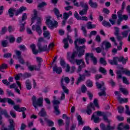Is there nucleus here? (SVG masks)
I'll return each instance as SVG.
<instances>
[{
    "instance_id": "nucleus-1",
    "label": "nucleus",
    "mask_w": 130,
    "mask_h": 130,
    "mask_svg": "<svg viewBox=\"0 0 130 130\" xmlns=\"http://www.w3.org/2000/svg\"><path fill=\"white\" fill-rule=\"evenodd\" d=\"M86 39L85 38H78L75 40L74 42V44L76 49L78 51V57H82L84 54H85V49H86V46L83 45L82 46H78V42L79 44H84L86 42Z\"/></svg>"
},
{
    "instance_id": "nucleus-2",
    "label": "nucleus",
    "mask_w": 130,
    "mask_h": 130,
    "mask_svg": "<svg viewBox=\"0 0 130 130\" xmlns=\"http://www.w3.org/2000/svg\"><path fill=\"white\" fill-rule=\"evenodd\" d=\"M77 52L74 51L72 53L71 52H68L67 53V59L72 63V64H75L76 63L77 66H85V62L84 60L75 59L76 55H77Z\"/></svg>"
},
{
    "instance_id": "nucleus-3",
    "label": "nucleus",
    "mask_w": 130,
    "mask_h": 130,
    "mask_svg": "<svg viewBox=\"0 0 130 130\" xmlns=\"http://www.w3.org/2000/svg\"><path fill=\"white\" fill-rule=\"evenodd\" d=\"M30 48L32 49L34 54H37L38 52H42V51H48L49 49L47 48V45H45L43 47H41V45L39 46V50H36V45L31 44L30 46Z\"/></svg>"
},
{
    "instance_id": "nucleus-4",
    "label": "nucleus",
    "mask_w": 130,
    "mask_h": 130,
    "mask_svg": "<svg viewBox=\"0 0 130 130\" xmlns=\"http://www.w3.org/2000/svg\"><path fill=\"white\" fill-rule=\"evenodd\" d=\"M127 60V58L124 59L123 56L114 57L112 60H109V62L110 64L117 65L118 61L122 62L123 64H125L126 63V61Z\"/></svg>"
},
{
    "instance_id": "nucleus-5",
    "label": "nucleus",
    "mask_w": 130,
    "mask_h": 130,
    "mask_svg": "<svg viewBox=\"0 0 130 130\" xmlns=\"http://www.w3.org/2000/svg\"><path fill=\"white\" fill-rule=\"evenodd\" d=\"M31 101L32 102V105L35 108H37V106H42L43 103V98H40L37 99V98L35 95H33L31 98Z\"/></svg>"
},
{
    "instance_id": "nucleus-6",
    "label": "nucleus",
    "mask_w": 130,
    "mask_h": 130,
    "mask_svg": "<svg viewBox=\"0 0 130 130\" xmlns=\"http://www.w3.org/2000/svg\"><path fill=\"white\" fill-rule=\"evenodd\" d=\"M51 17L50 16H47L46 18V24L47 25V26L50 28V29H52V28H55L56 27V26H57V21H52L51 20Z\"/></svg>"
},
{
    "instance_id": "nucleus-7",
    "label": "nucleus",
    "mask_w": 130,
    "mask_h": 130,
    "mask_svg": "<svg viewBox=\"0 0 130 130\" xmlns=\"http://www.w3.org/2000/svg\"><path fill=\"white\" fill-rule=\"evenodd\" d=\"M64 81L65 83L66 84H69L70 83V78L68 77H62L61 80V86L62 87V88L63 89V92L66 93V94H69V90L68 88H67V87L64 86L63 84V81Z\"/></svg>"
},
{
    "instance_id": "nucleus-8",
    "label": "nucleus",
    "mask_w": 130,
    "mask_h": 130,
    "mask_svg": "<svg viewBox=\"0 0 130 130\" xmlns=\"http://www.w3.org/2000/svg\"><path fill=\"white\" fill-rule=\"evenodd\" d=\"M122 13H123V11L120 10L117 12L118 15V21H117V24L120 25V23L122 22L123 20H124V21H126L127 19H128V16L127 15H122Z\"/></svg>"
},
{
    "instance_id": "nucleus-9",
    "label": "nucleus",
    "mask_w": 130,
    "mask_h": 130,
    "mask_svg": "<svg viewBox=\"0 0 130 130\" xmlns=\"http://www.w3.org/2000/svg\"><path fill=\"white\" fill-rule=\"evenodd\" d=\"M91 58L93 64H97V58L94 56V54L92 53H87L85 54V59L87 64H89V58Z\"/></svg>"
},
{
    "instance_id": "nucleus-10",
    "label": "nucleus",
    "mask_w": 130,
    "mask_h": 130,
    "mask_svg": "<svg viewBox=\"0 0 130 130\" xmlns=\"http://www.w3.org/2000/svg\"><path fill=\"white\" fill-rule=\"evenodd\" d=\"M96 85L98 89H102L101 90H103V91L99 93V95L100 96H106V92H105V87L104 86V82L102 81L101 83H99L98 82H96Z\"/></svg>"
},
{
    "instance_id": "nucleus-11",
    "label": "nucleus",
    "mask_w": 130,
    "mask_h": 130,
    "mask_svg": "<svg viewBox=\"0 0 130 130\" xmlns=\"http://www.w3.org/2000/svg\"><path fill=\"white\" fill-rule=\"evenodd\" d=\"M40 25H41V22L40 21H38L37 23V25H34L31 27L32 31H36L40 36L41 35V34H42V30L41 29Z\"/></svg>"
},
{
    "instance_id": "nucleus-12",
    "label": "nucleus",
    "mask_w": 130,
    "mask_h": 130,
    "mask_svg": "<svg viewBox=\"0 0 130 130\" xmlns=\"http://www.w3.org/2000/svg\"><path fill=\"white\" fill-rule=\"evenodd\" d=\"M117 74L118 79H121V75H122V74H125V75L127 76H130V71L127 69H122L121 71H117Z\"/></svg>"
},
{
    "instance_id": "nucleus-13",
    "label": "nucleus",
    "mask_w": 130,
    "mask_h": 130,
    "mask_svg": "<svg viewBox=\"0 0 130 130\" xmlns=\"http://www.w3.org/2000/svg\"><path fill=\"white\" fill-rule=\"evenodd\" d=\"M92 109L95 110V108L94 107V104L92 103H90L89 105L87 106V108L85 110V112H86L88 115H90L92 114Z\"/></svg>"
},
{
    "instance_id": "nucleus-14",
    "label": "nucleus",
    "mask_w": 130,
    "mask_h": 130,
    "mask_svg": "<svg viewBox=\"0 0 130 130\" xmlns=\"http://www.w3.org/2000/svg\"><path fill=\"white\" fill-rule=\"evenodd\" d=\"M101 128L102 130H113L114 129V126H110V124H109L108 125L105 126V125L103 123L101 124Z\"/></svg>"
},
{
    "instance_id": "nucleus-15",
    "label": "nucleus",
    "mask_w": 130,
    "mask_h": 130,
    "mask_svg": "<svg viewBox=\"0 0 130 130\" xmlns=\"http://www.w3.org/2000/svg\"><path fill=\"white\" fill-rule=\"evenodd\" d=\"M85 78H86V75L79 74V77L78 78L77 81L76 82V85H79L80 83L85 81Z\"/></svg>"
},
{
    "instance_id": "nucleus-16",
    "label": "nucleus",
    "mask_w": 130,
    "mask_h": 130,
    "mask_svg": "<svg viewBox=\"0 0 130 130\" xmlns=\"http://www.w3.org/2000/svg\"><path fill=\"white\" fill-rule=\"evenodd\" d=\"M104 45L105 46V49H108V48L111 47V44L107 41H105L102 44L101 47L103 49H104V47H103Z\"/></svg>"
},
{
    "instance_id": "nucleus-17",
    "label": "nucleus",
    "mask_w": 130,
    "mask_h": 130,
    "mask_svg": "<svg viewBox=\"0 0 130 130\" xmlns=\"http://www.w3.org/2000/svg\"><path fill=\"white\" fill-rule=\"evenodd\" d=\"M53 73H56L58 74H61V72H62V69H61V68L55 66L53 68Z\"/></svg>"
},
{
    "instance_id": "nucleus-18",
    "label": "nucleus",
    "mask_w": 130,
    "mask_h": 130,
    "mask_svg": "<svg viewBox=\"0 0 130 130\" xmlns=\"http://www.w3.org/2000/svg\"><path fill=\"white\" fill-rule=\"evenodd\" d=\"M25 86L27 90H30V89H32V83L30 80L27 79L26 80Z\"/></svg>"
},
{
    "instance_id": "nucleus-19",
    "label": "nucleus",
    "mask_w": 130,
    "mask_h": 130,
    "mask_svg": "<svg viewBox=\"0 0 130 130\" xmlns=\"http://www.w3.org/2000/svg\"><path fill=\"white\" fill-rule=\"evenodd\" d=\"M53 12L56 15L57 19H59V18H62V14H59V11L58 10V9H57V8H54Z\"/></svg>"
},
{
    "instance_id": "nucleus-20",
    "label": "nucleus",
    "mask_w": 130,
    "mask_h": 130,
    "mask_svg": "<svg viewBox=\"0 0 130 130\" xmlns=\"http://www.w3.org/2000/svg\"><path fill=\"white\" fill-rule=\"evenodd\" d=\"M91 119H93L94 122L95 123H97L98 122H100V121H101V119H100V118L98 117H96V115H95V113H93L92 117H91Z\"/></svg>"
},
{
    "instance_id": "nucleus-21",
    "label": "nucleus",
    "mask_w": 130,
    "mask_h": 130,
    "mask_svg": "<svg viewBox=\"0 0 130 130\" xmlns=\"http://www.w3.org/2000/svg\"><path fill=\"white\" fill-rule=\"evenodd\" d=\"M26 64L27 66L28 70L31 72H32V71L35 70V65H31V63H30L28 61L26 62Z\"/></svg>"
},
{
    "instance_id": "nucleus-22",
    "label": "nucleus",
    "mask_w": 130,
    "mask_h": 130,
    "mask_svg": "<svg viewBox=\"0 0 130 130\" xmlns=\"http://www.w3.org/2000/svg\"><path fill=\"white\" fill-rule=\"evenodd\" d=\"M26 10H27V8H26L25 7L22 6V7H20V9H19L17 10L16 15L18 16V15H19V14H22V13H23V12H24V11H26Z\"/></svg>"
},
{
    "instance_id": "nucleus-23",
    "label": "nucleus",
    "mask_w": 130,
    "mask_h": 130,
    "mask_svg": "<svg viewBox=\"0 0 130 130\" xmlns=\"http://www.w3.org/2000/svg\"><path fill=\"white\" fill-rule=\"evenodd\" d=\"M16 10L15 8H10L8 11L10 17H14V14L16 13Z\"/></svg>"
},
{
    "instance_id": "nucleus-24",
    "label": "nucleus",
    "mask_w": 130,
    "mask_h": 130,
    "mask_svg": "<svg viewBox=\"0 0 130 130\" xmlns=\"http://www.w3.org/2000/svg\"><path fill=\"white\" fill-rule=\"evenodd\" d=\"M88 4L90 5V7H91V8H93V9H96L97 7H98L97 3L95 2H93L92 0H89Z\"/></svg>"
},
{
    "instance_id": "nucleus-25",
    "label": "nucleus",
    "mask_w": 130,
    "mask_h": 130,
    "mask_svg": "<svg viewBox=\"0 0 130 130\" xmlns=\"http://www.w3.org/2000/svg\"><path fill=\"white\" fill-rule=\"evenodd\" d=\"M1 113L3 115H4V116L7 118H10V115H9V113H8L7 110H3L1 111Z\"/></svg>"
},
{
    "instance_id": "nucleus-26",
    "label": "nucleus",
    "mask_w": 130,
    "mask_h": 130,
    "mask_svg": "<svg viewBox=\"0 0 130 130\" xmlns=\"http://www.w3.org/2000/svg\"><path fill=\"white\" fill-rule=\"evenodd\" d=\"M59 108V106H54V113L56 114V115H58L60 114V111H59V110L58 109Z\"/></svg>"
},
{
    "instance_id": "nucleus-27",
    "label": "nucleus",
    "mask_w": 130,
    "mask_h": 130,
    "mask_svg": "<svg viewBox=\"0 0 130 130\" xmlns=\"http://www.w3.org/2000/svg\"><path fill=\"white\" fill-rule=\"evenodd\" d=\"M45 121H46L49 126H53L54 125V123L53 121L47 119V118H45Z\"/></svg>"
},
{
    "instance_id": "nucleus-28",
    "label": "nucleus",
    "mask_w": 130,
    "mask_h": 130,
    "mask_svg": "<svg viewBox=\"0 0 130 130\" xmlns=\"http://www.w3.org/2000/svg\"><path fill=\"white\" fill-rule=\"evenodd\" d=\"M87 29H93V28H96V25L92 24V22H89L86 24Z\"/></svg>"
},
{
    "instance_id": "nucleus-29",
    "label": "nucleus",
    "mask_w": 130,
    "mask_h": 130,
    "mask_svg": "<svg viewBox=\"0 0 130 130\" xmlns=\"http://www.w3.org/2000/svg\"><path fill=\"white\" fill-rule=\"evenodd\" d=\"M62 118L63 119H66V125L69 126V124H70V117H67V115L64 114L62 115Z\"/></svg>"
},
{
    "instance_id": "nucleus-30",
    "label": "nucleus",
    "mask_w": 130,
    "mask_h": 130,
    "mask_svg": "<svg viewBox=\"0 0 130 130\" xmlns=\"http://www.w3.org/2000/svg\"><path fill=\"white\" fill-rule=\"evenodd\" d=\"M43 35H44V37H45V38H47V39H50V34L49 33V31H48L47 30L44 31Z\"/></svg>"
},
{
    "instance_id": "nucleus-31",
    "label": "nucleus",
    "mask_w": 130,
    "mask_h": 130,
    "mask_svg": "<svg viewBox=\"0 0 130 130\" xmlns=\"http://www.w3.org/2000/svg\"><path fill=\"white\" fill-rule=\"evenodd\" d=\"M63 43H64V48L65 49L69 48V41H68L67 39H64L63 40Z\"/></svg>"
},
{
    "instance_id": "nucleus-32",
    "label": "nucleus",
    "mask_w": 130,
    "mask_h": 130,
    "mask_svg": "<svg viewBox=\"0 0 130 130\" xmlns=\"http://www.w3.org/2000/svg\"><path fill=\"white\" fill-rule=\"evenodd\" d=\"M80 6H81L82 8H84V10H89V7H88L87 3H84V2H81Z\"/></svg>"
},
{
    "instance_id": "nucleus-33",
    "label": "nucleus",
    "mask_w": 130,
    "mask_h": 130,
    "mask_svg": "<svg viewBox=\"0 0 130 130\" xmlns=\"http://www.w3.org/2000/svg\"><path fill=\"white\" fill-rule=\"evenodd\" d=\"M47 4H46L45 2H43L41 3H40L38 6V9L39 10H41L42 8H43V7L46 6Z\"/></svg>"
},
{
    "instance_id": "nucleus-34",
    "label": "nucleus",
    "mask_w": 130,
    "mask_h": 130,
    "mask_svg": "<svg viewBox=\"0 0 130 130\" xmlns=\"http://www.w3.org/2000/svg\"><path fill=\"white\" fill-rule=\"evenodd\" d=\"M34 16H32L31 18V24H33L34 23V20H36V18H37V11L35 10H34Z\"/></svg>"
},
{
    "instance_id": "nucleus-35",
    "label": "nucleus",
    "mask_w": 130,
    "mask_h": 130,
    "mask_svg": "<svg viewBox=\"0 0 130 130\" xmlns=\"http://www.w3.org/2000/svg\"><path fill=\"white\" fill-rule=\"evenodd\" d=\"M102 24L103 25V26H104L105 27H107V28H109L110 27H111V24H110V23L105 20H104L102 22Z\"/></svg>"
},
{
    "instance_id": "nucleus-36",
    "label": "nucleus",
    "mask_w": 130,
    "mask_h": 130,
    "mask_svg": "<svg viewBox=\"0 0 130 130\" xmlns=\"http://www.w3.org/2000/svg\"><path fill=\"white\" fill-rule=\"evenodd\" d=\"M39 115L41 117L45 116V115H46L45 110H44L43 108L42 109L41 111L39 113Z\"/></svg>"
},
{
    "instance_id": "nucleus-37",
    "label": "nucleus",
    "mask_w": 130,
    "mask_h": 130,
    "mask_svg": "<svg viewBox=\"0 0 130 130\" xmlns=\"http://www.w3.org/2000/svg\"><path fill=\"white\" fill-rule=\"evenodd\" d=\"M25 24H26V22L23 23H20V32H24V30H25Z\"/></svg>"
},
{
    "instance_id": "nucleus-38",
    "label": "nucleus",
    "mask_w": 130,
    "mask_h": 130,
    "mask_svg": "<svg viewBox=\"0 0 130 130\" xmlns=\"http://www.w3.org/2000/svg\"><path fill=\"white\" fill-rule=\"evenodd\" d=\"M86 86L89 87V88H92L93 87V82L92 81L88 80L86 82Z\"/></svg>"
},
{
    "instance_id": "nucleus-39",
    "label": "nucleus",
    "mask_w": 130,
    "mask_h": 130,
    "mask_svg": "<svg viewBox=\"0 0 130 130\" xmlns=\"http://www.w3.org/2000/svg\"><path fill=\"white\" fill-rule=\"evenodd\" d=\"M120 91H121V92H122V93L123 94V95H126L128 94V91H127V90H126L125 88H120Z\"/></svg>"
},
{
    "instance_id": "nucleus-40",
    "label": "nucleus",
    "mask_w": 130,
    "mask_h": 130,
    "mask_svg": "<svg viewBox=\"0 0 130 130\" xmlns=\"http://www.w3.org/2000/svg\"><path fill=\"white\" fill-rule=\"evenodd\" d=\"M100 62L101 63V64H103V66H106L107 63L106 62V60H105V59L104 58H100Z\"/></svg>"
},
{
    "instance_id": "nucleus-41",
    "label": "nucleus",
    "mask_w": 130,
    "mask_h": 130,
    "mask_svg": "<svg viewBox=\"0 0 130 130\" xmlns=\"http://www.w3.org/2000/svg\"><path fill=\"white\" fill-rule=\"evenodd\" d=\"M27 19V14L26 13H23L22 15L21 20H19L20 23H22V22H24L25 20Z\"/></svg>"
},
{
    "instance_id": "nucleus-42",
    "label": "nucleus",
    "mask_w": 130,
    "mask_h": 130,
    "mask_svg": "<svg viewBox=\"0 0 130 130\" xmlns=\"http://www.w3.org/2000/svg\"><path fill=\"white\" fill-rule=\"evenodd\" d=\"M52 103L53 104V107H54V106H58V105H59V104H60V102H59V101H57L56 100H54L52 101Z\"/></svg>"
},
{
    "instance_id": "nucleus-43",
    "label": "nucleus",
    "mask_w": 130,
    "mask_h": 130,
    "mask_svg": "<svg viewBox=\"0 0 130 130\" xmlns=\"http://www.w3.org/2000/svg\"><path fill=\"white\" fill-rule=\"evenodd\" d=\"M81 92L82 93H86V92H87V87H86V85H82V86H81Z\"/></svg>"
},
{
    "instance_id": "nucleus-44",
    "label": "nucleus",
    "mask_w": 130,
    "mask_h": 130,
    "mask_svg": "<svg viewBox=\"0 0 130 130\" xmlns=\"http://www.w3.org/2000/svg\"><path fill=\"white\" fill-rule=\"evenodd\" d=\"M8 68V65L7 64H3L1 66H0V71H3V70H6V69Z\"/></svg>"
},
{
    "instance_id": "nucleus-45",
    "label": "nucleus",
    "mask_w": 130,
    "mask_h": 130,
    "mask_svg": "<svg viewBox=\"0 0 130 130\" xmlns=\"http://www.w3.org/2000/svg\"><path fill=\"white\" fill-rule=\"evenodd\" d=\"M60 64L62 68H66V66H67V63H66V62L64 61V60L61 59L60 61Z\"/></svg>"
},
{
    "instance_id": "nucleus-46",
    "label": "nucleus",
    "mask_w": 130,
    "mask_h": 130,
    "mask_svg": "<svg viewBox=\"0 0 130 130\" xmlns=\"http://www.w3.org/2000/svg\"><path fill=\"white\" fill-rule=\"evenodd\" d=\"M7 39L9 40L10 43H13L15 41V38L13 36L7 37Z\"/></svg>"
},
{
    "instance_id": "nucleus-47",
    "label": "nucleus",
    "mask_w": 130,
    "mask_h": 130,
    "mask_svg": "<svg viewBox=\"0 0 130 130\" xmlns=\"http://www.w3.org/2000/svg\"><path fill=\"white\" fill-rule=\"evenodd\" d=\"M126 110L125 111V113L127 114V115H129L130 116V110H129V107H128V106L126 105L125 106Z\"/></svg>"
},
{
    "instance_id": "nucleus-48",
    "label": "nucleus",
    "mask_w": 130,
    "mask_h": 130,
    "mask_svg": "<svg viewBox=\"0 0 130 130\" xmlns=\"http://www.w3.org/2000/svg\"><path fill=\"white\" fill-rule=\"evenodd\" d=\"M81 30L83 31L84 36L87 37V30H86V27L84 26H81Z\"/></svg>"
},
{
    "instance_id": "nucleus-49",
    "label": "nucleus",
    "mask_w": 130,
    "mask_h": 130,
    "mask_svg": "<svg viewBox=\"0 0 130 130\" xmlns=\"http://www.w3.org/2000/svg\"><path fill=\"white\" fill-rule=\"evenodd\" d=\"M15 53L18 57V58H21L22 56V53L20 51L16 50L15 51Z\"/></svg>"
},
{
    "instance_id": "nucleus-50",
    "label": "nucleus",
    "mask_w": 130,
    "mask_h": 130,
    "mask_svg": "<svg viewBox=\"0 0 130 130\" xmlns=\"http://www.w3.org/2000/svg\"><path fill=\"white\" fill-rule=\"evenodd\" d=\"M87 11L88 10H87L86 9H83V10H81V11H80L79 14L80 15V16H83L84 15H86Z\"/></svg>"
},
{
    "instance_id": "nucleus-51",
    "label": "nucleus",
    "mask_w": 130,
    "mask_h": 130,
    "mask_svg": "<svg viewBox=\"0 0 130 130\" xmlns=\"http://www.w3.org/2000/svg\"><path fill=\"white\" fill-rule=\"evenodd\" d=\"M31 74L29 73H25L23 75H22V77H24V79H27V78L31 77Z\"/></svg>"
},
{
    "instance_id": "nucleus-52",
    "label": "nucleus",
    "mask_w": 130,
    "mask_h": 130,
    "mask_svg": "<svg viewBox=\"0 0 130 130\" xmlns=\"http://www.w3.org/2000/svg\"><path fill=\"white\" fill-rule=\"evenodd\" d=\"M130 31V30H126L121 33L123 37H127V34H128V32Z\"/></svg>"
},
{
    "instance_id": "nucleus-53",
    "label": "nucleus",
    "mask_w": 130,
    "mask_h": 130,
    "mask_svg": "<svg viewBox=\"0 0 130 130\" xmlns=\"http://www.w3.org/2000/svg\"><path fill=\"white\" fill-rule=\"evenodd\" d=\"M124 108L122 107V106H119L118 107V111L119 113H123V110Z\"/></svg>"
},
{
    "instance_id": "nucleus-54",
    "label": "nucleus",
    "mask_w": 130,
    "mask_h": 130,
    "mask_svg": "<svg viewBox=\"0 0 130 130\" xmlns=\"http://www.w3.org/2000/svg\"><path fill=\"white\" fill-rule=\"evenodd\" d=\"M8 41L7 40H5V41H3L2 42V46H3V47H7V46H8Z\"/></svg>"
},
{
    "instance_id": "nucleus-55",
    "label": "nucleus",
    "mask_w": 130,
    "mask_h": 130,
    "mask_svg": "<svg viewBox=\"0 0 130 130\" xmlns=\"http://www.w3.org/2000/svg\"><path fill=\"white\" fill-rule=\"evenodd\" d=\"M102 49H103L102 48V47H101V48L98 47V48H94V50H95V51L97 53H100L101 52V51H102Z\"/></svg>"
},
{
    "instance_id": "nucleus-56",
    "label": "nucleus",
    "mask_w": 130,
    "mask_h": 130,
    "mask_svg": "<svg viewBox=\"0 0 130 130\" xmlns=\"http://www.w3.org/2000/svg\"><path fill=\"white\" fill-rule=\"evenodd\" d=\"M41 63H39L38 66L35 65V71H40Z\"/></svg>"
},
{
    "instance_id": "nucleus-57",
    "label": "nucleus",
    "mask_w": 130,
    "mask_h": 130,
    "mask_svg": "<svg viewBox=\"0 0 130 130\" xmlns=\"http://www.w3.org/2000/svg\"><path fill=\"white\" fill-rule=\"evenodd\" d=\"M43 41H44V39L43 38H40L38 42V46H40L41 42H43Z\"/></svg>"
},
{
    "instance_id": "nucleus-58",
    "label": "nucleus",
    "mask_w": 130,
    "mask_h": 130,
    "mask_svg": "<svg viewBox=\"0 0 130 130\" xmlns=\"http://www.w3.org/2000/svg\"><path fill=\"white\" fill-rule=\"evenodd\" d=\"M124 128V126H123V123H121L119 124L117 129L118 130H123Z\"/></svg>"
},
{
    "instance_id": "nucleus-59",
    "label": "nucleus",
    "mask_w": 130,
    "mask_h": 130,
    "mask_svg": "<svg viewBox=\"0 0 130 130\" xmlns=\"http://www.w3.org/2000/svg\"><path fill=\"white\" fill-rule=\"evenodd\" d=\"M100 72H101V73H102V74H103L104 75H106V70L103 67H101L100 68Z\"/></svg>"
},
{
    "instance_id": "nucleus-60",
    "label": "nucleus",
    "mask_w": 130,
    "mask_h": 130,
    "mask_svg": "<svg viewBox=\"0 0 130 130\" xmlns=\"http://www.w3.org/2000/svg\"><path fill=\"white\" fill-rule=\"evenodd\" d=\"M7 102L9 103V104H11V105H15V102H14L11 99H7Z\"/></svg>"
},
{
    "instance_id": "nucleus-61",
    "label": "nucleus",
    "mask_w": 130,
    "mask_h": 130,
    "mask_svg": "<svg viewBox=\"0 0 130 130\" xmlns=\"http://www.w3.org/2000/svg\"><path fill=\"white\" fill-rule=\"evenodd\" d=\"M69 17H70V15L67 13H64L63 14V18L64 19V20H68Z\"/></svg>"
},
{
    "instance_id": "nucleus-62",
    "label": "nucleus",
    "mask_w": 130,
    "mask_h": 130,
    "mask_svg": "<svg viewBox=\"0 0 130 130\" xmlns=\"http://www.w3.org/2000/svg\"><path fill=\"white\" fill-rule=\"evenodd\" d=\"M77 119L78 121H79V124H83V121L82 120V117H81V116H78Z\"/></svg>"
},
{
    "instance_id": "nucleus-63",
    "label": "nucleus",
    "mask_w": 130,
    "mask_h": 130,
    "mask_svg": "<svg viewBox=\"0 0 130 130\" xmlns=\"http://www.w3.org/2000/svg\"><path fill=\"white\" fill-rule=\"evenodd\" d=\"M19 48L20 49V50H23V51L26 50V49H27L26 48V46H25V45H20L19 46Z\"/></svg>"
},
{
    "instance_id": "nucleus-64",
    "label": "nucleus",
    "mask_w": 130,
    "mask_h": 130,
    "mask_svg": "<svg viewBox=\"0 0 130 130\" xmlns=\"http://www.w3.org/2000/svg\"><path fill=\"white\" fill-rule=\"evenodd\" d=\"M87 94L89 96L90 100H92V99H93V94H92L90 91H87Z\"/></svg>"
}]
</instances>
